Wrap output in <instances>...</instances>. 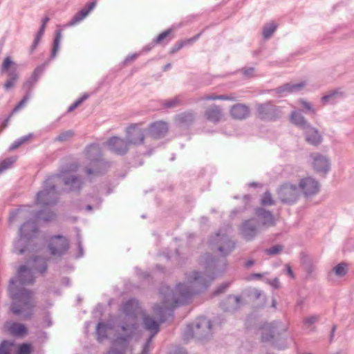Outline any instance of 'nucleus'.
<instances>
[{"label":"nucleus","instance_id":"obj_63","mask_svg":"<svg viewBox=\"0 0 354 354\" xmlns=\"http://www.w3.org/2000/svg\"><path fill=\"white\" fill-rule=\"evenodd\" d=\"M30 86H31V83L29 82L28 81L24 82L23 84L24 88H29Z\"/></svg>","mask_w":354,"mask_h":354},{"label":"nucleus","instance_id":"obj_29","mask_svg":"<svg viewBox=\"0 0 354 354\" xmlns=\"http://www.w3.org/2000/svg\"><path fill=\"white\" fill-rule=\"evenodd\" d=\"M277 26L274 23L267 24L264 26L263 30V35L264 38L270 37L275 31Z\"/></svg>","mask_w":354,"mask_h":354},{"label":"nucleus","instance_id":"obj_56","mask_svg":"<svg viewBox=\"0 0 354 354\" xmlns=\"http://www.w3.org/2000/svg\"><path fill=\"white\" fill-rule=\"evenodd\" d=\"M106 354H124L123 351H117L116 349H111Z\"/></svg>","mask_w":354,"mask_h":354},{"label":"nucleus","instance_id":"obj_64","mask_svg":"<svg viewBox=\"0 0 354 354\" xmlns=\"http://www.w3.org/2000/svg\"><path fill=\"white\" fill-rule=\"evenodd\" d=\"M86 173H87V174H88V175H89V174H92V172H91V169H87V170H86Z\"/></svg>","mask_w":354,"mask_h":354},{"label":"nucleus","instance_id":"obj_48","mask_svg":"<svg viewBox=\"0 0 354 354\" xmlns=\"http://www.w3.org/2000/svg\"><path fill=\"white\" fill-rule=\"evenodd\" d=\"M122 330L127 333V337H129L133 333V330L135 329V324H133L131 326H123Z\"/></svg>","mask_w":354,"mask_h":354},{"label":"nucleus","instance_id":"obj_17","mask_svg":"<svg viewBox=\"0 0 354 354\" xmlns=\"http://www.w3.org/2000/svg\"><path fill=\"white\" fill-rule=\"evenodd\" d=\"M95 2H91L88 5V8L82 9L78 13H77L69 22L70 26L75 25L76 24L84 19L95 6Z\"/></svg>","mask_w":354,"mask_h":354},{"label":"nucleus","instance_id":"obj_51","mask_svg":"<svg viewBox=\"0 0 354 354\" xmlns=\"http://www.w3.org/2000/svg\"><path fill=\"white\" fill-rule=\"evenodd\" d=\"M88 153L90 155L94 154L99 152L98 146L96 145H92L88 148Z\"/></svg>","mask_w":354,"mask_h":354},{"label":"nucleus","instance_id":"obj_6","mask_svg":"<svg viewBox=\"0 0 354 354\" xmlns=\"http://www.w3.org/2000/svg\"><path fill=\"white\" fill-rule=\"evenodd\" d=\"M312 165L317 172L326 173L329 170L330 164L328 158L322 154H311Z\"/></svg>","mask_w":354,"mask_h":354},{"label":"nucleus","instance_id":"obj_26","mask_svg":"<svg viewBox=\"0 0 354 354\" xmlns=\"http://www.w3.org/2000/svg\"><path fill=\"white\" fill-rule=\"evenodd\" d=\"M305 86V83H299L296 84H287L281 88L282 92L292 93L300 91Z\"/></svg>","mask_w":354,"mask_h":354},{"label":"nucleus","instance_id":"obj_28","mask_svg":"<svg viewBox=\"0 0 354 354\" xmlns=\"http://www.w3.org/2000/svg\"><path fill=\"white\" fill-rule=\"evenodd\" d=\"M29 210L26 207H23L15 211L10 216V220L12 221L15 218H24L28 216Z\"/></svg>","mask_w":354,"mask_h":354},{"label":"nucleus","instance_id":"obj_47","mask_svg":"<svg viewBox=\"0 0 354 354\" xmlns=\"http://www.w3.org/2000/svg\"><path fill=\"white\" fill-rule=\"evenodd\" d=\"M64 183H65V185H79V179L77 178H75L73 176H70L69 177H67L65 178Z\"/></svg>","mask_w":354,"mask_h":354},{"label":"nucleus","instance_id":"obj_16","mask_svg":"<svg viewBox=\"0 0 354 354\" xmlns=\"http://www.w3.org/2000/svg\"><path fill=\"white\" fill-rule=\"evenodd\" d=\"M19 79V73L16 69V67H14L10 72L8 73V78L5 81L3 84V88L5 91H9L15 87L18 80Z\"/></svg>","mask_w":354,"mask_h":354},{"label":"nucleus","instance_id":"obj_58","mask_svg":"<svg viewBox=\"0 0 354 354\" xmlns=\"http://www.w3.org/2000/svg\"><path fill=\"white\" fill-rule=\"evenodd\" d=\"M183 285H178V290L180 292V294L183 295V296H187L189 292H183Z\"/></svg>","mask_w":354,"mask_h":354},{"label":"nucleus","instance_id":"obj_38","mask_svg":"<svg viewBox=\"0 0 354 354\" xmlns=\"http://www.w3.org/2000/svg\"><path fill=\"white\" fill-rule=\"evenodd\" d=\"M44 33V32H41L40 30L38 31V32L37 33V35L35 37L32 44L30 46V53H32L35 50V48H37V45L39 44Z\"/></svg>","mask_w":354,"mask_h":354},{"label":"nucleus","instance_id":"obj_62","mask_svg":"<svg viewBox=\"0 0 354 354\" xmlns=\"http://www.w3.org/2000/svg\"><path fill=\"white\" fill-rule=\"evenodd\" d=\"M127 341V338H119L117 339L116 342H115V344H121L122 342H126Z\"/></svg>","mask_w":354,"mask_h":354},{"label":"nucleus","instance_id":"obj_36","mask_svg":"<svg viewBox=\"0 0 354 354\" xmlns=\"http://www.w3.org/2000/svg\"><path fill=\"white\" fill-rule=\"evenodd\" d=\"M171 34V30H165L158 35V37L153 40L154 44H161L169 35Z\"/></svg>","mask_w":354,"mask_h":354},{"label":"nucleus","instance_id":"obj_24","mask_svg":"<svg viewBox=\"0 0 354 354\" xmlns=\"http://www.w3.org/2000/svg\"><path fill=\"white\" fill-rule=\"evenodd\" d=\"M290 120L295 124L303 127L304 129L308 125L303 115L297 111L292 112Z\"/></svg>","mask_w":354,"mask_h":354},{"label":"nucleus","instance_id":"obj_20","mask_svg":"<svg viewBox=\"0 0 354 354\" xmlns=\"http://www.w3.org/2000/svg\"><path fill=\"white\" fill-rule=\"evenodd\" d=\"M221 243L218 246V250L223 254H227L234 248V245L226 236H223L219 238L218 243Z\"/></svg>","mask_w":354,"mask_h":354},{"label":"nucleus","instance_id":"obj_23","mask_svg":"<svg viewBox=\"0 0 354 354\" xmlns=\"http://www.w3.org/2000/svg\"><path fill=\"white\" fill-rule=\"evenodd\" d=\"M272 111V108L268 104H261L258 106V113L259 116L262 119H272L270 113Z\"/></svg>","mask_w":354,"mask_h":354},{"label":"nucleus","instance_id":"obj_59","mask_svg":"<svg viewBox=\"0 0 354 354\" xmlns=\"http://www.w3.org/2000/svg\"><path fill=\"white\" fill-rule=\"evenodd\" d=\"M150 341H151V339H149L148 341V342L147 343V344L145 345V348H144V349H143V351L142 352V354H148V351H149L148 347H149V344L150 343Z\"/></svg>","mask_w":354,"mask_h":354},{"label":"nucleus","instance_id":"obj_9","mask_svg":"<svg viewBox=\"0 0 354 354\" xmlns=\"http://www.w3.org/2000/svg\"><path fill=\"white\" fill-rule=\"evenodd\" d=\"M168 125L165 122L158 121L150 125L149 132L151 136L154 139L163 137L168 131Z\"/></svg>","mask_w":354,"mask_h":354},{"label":"nucleus","instance_id":"obj_44","mask_svg":"<svg viewBox=\"0 0 354 354\" xmlns=\"http://www.w3.org/2000/svg\"><path fill=\"white\" fill-rule=\"evenodd\" d=\"M28 98L29 97L28 95L24 96L23 99L19 102V104H17L15 107L13 109L12 114H14L15 113L17 112L19 109H21L22 107H24L27 103Z\"/></svg>","mask_w":354,"mask_h":354},{"label":"nucleus","instance_id":"obj_34","mask_svg":"<svg viewBox=\"0 0 354 354\" xmlns=\"http://www.w3.org/2000/svg\"><path fill=\"white\" fill-rule=\"evenodd\" d=\"M272 333V327L270 326H265L262 328V339L263 341L268 340L273 336L271 334Z\"/></svg>","mask_w":354,"mask_h":354},{"label":"nucleus","instance_id":"obj_37","mask_svg":"<svg viewBox=\"0 0 354 354\" xmlns=\"http://www.w3.org/2000/svg\"><path fill=\"white\" fill-rule=\"evenodd\" d=\"M196 39V38H191V39H186L185 41H178L176 44V46L173 48L172 52L174 53V52H176V51L178 50L179 49L183 48V46H184L185 45H186L187 44H191V43L194 42Z\"/></svg>","mask_w":354,"mask_h":354},{"label":"nucleus","instance_id":"obj_7","mask_svg":"<svg viewBox=\"0 0 354 354\" xmlns=\"http://www.w3.org/2000/svg\"><path fill=\"white\" fill-rule=\"evenodd\" d=\"M128 141L118 137L111 138L107 142L109 149L118 154H124L128 150Z\"/></svg>","mask_w":354,"mask_h":354},{"label":"nucleus","instance_id":"obj_45","mask_svg":"<svg viewBox=\"0 0 354 354\" xmlns=\"http://www.w3.org/2000/svg\"><path fill=\"white\" fill-rule=\"evenodd\" d=\"M73 136V133L71 131H68L64 133H60L57 138L56 140L58 141H64L68 138H71Z\"/></svg>","mask_w":354,"mask_h":354},{"label":"nucleus","instance_id":"obj_50","mask_svg":"<svg viewBox=\"0 0 354 354\" xmlns=\"http://www.w3.org/2000/svg\"><path fill=\"white\" fill-rule=\"evenodd\" d=\"M336 95H337L336 92H330L328 95L323 96L322 97V101L324 104H326V102H329L330 100L333 99Z\"/></svg>","mask_w":354,"mask_h":354},{"label":"nucleus","instance_id":"obj_49","mask_svg":"<svg viewBox=\"0 0 354 354\" xmlns=\"http://www.w3.org/2000/svg\"><path fill=\"white\" fill-rule=\"evenodd\" d=\"M42 214H43V212H39V213L37 214V215H36L37 218H38V219L41 218L45 221H50L54 217V214H53L52 212H48V216H41Z\"/></svg>","mask_w":354,"mask_h":354},{"label":"nucleus","instance_id":"obj_22","mask_svg":"<svg viewBox=\"0 0 354 354\" xmlns=\"http://www.w3.org/2000/svg\"><path fill=\"white\" fill-rule=\"evenodd\" d=\"M167 292H166V295H165L166 300L165 301V302L163 304V307H160V308L156 307L154 308L155 312H158V311L162 312V308H171L175 307L177 305L178 302L176 301H175L174 302H171V300L173 299V297H174L173 293L171 292H170L168 288H167Z\"/></svg>","mask_w":354,"mask_h":354},{"label":"nucleus","instance_id":"obj_11","mask_svg":"<svg viewBox=\"0 0 354 354\" xmlns=\"http://www.w3.org/2000/svg\"><path fill=\"white\" fill-rule=\"evenodd\" d=\"M213 278L209 275H201L198 272H193L188 277V283L200 287H206L207 283L211 281Z\"/></svg>","mask_w":354,"mask_h":354},{"label":"nucleus","instance_id":"obj_46","mask_svg":"<svg viewBox=\"0 0 354 354\" xmlns=\"http://www.w3.org/2000/svg\"><path fill=\"white\" fill-rule=\"evenodd\" d=\"M28 140L26 137L21 138L18 140L15 141L10 147V150H15L19 147L23 143Z\"/></svg>","mask_w":354,"mask_h":354},{"label":"nucleus","instance_id":"obj_5","mask_svg":"<svg viewBox=\"0 0 354 354\" xmlns=\"http://www.w3.org/2000/svg\"><path fill=\"white\" fill-rule=\"evenodd\" d=\"M128 143L140 145L145 139V131L137 124H132L127 130Z\"/></svg>","mask_w":354,"mask_h":354},{"label":"nucleus","instance_id":"obj_40","mask_svg":"<svg viewBox=\"0 0 354 354\" xmlns=\"http://www.w3.org/2000/svg\"><path fill=\"white\" fill-rule=\"evenodd\" d=\"M31 346L28 344H23L19 346L17 354H30Z\"/></svg>","mask_w":354,"mask_h":354},{"label":"nucleus","instance_id":"obj_21","mask_svg":"<svg viewBox=\"0 0 354 354\" xmlns=\"http://www.w3.org/2000/svg\"><path fill=\"white\" fill-rule=\"evenodd\" d=\"M235 97L232 95H216L214 93L205 94L198 98L199 101L205 100H227L235 101Z\"/></svg>","mask_w":354,"mask_h":354},{"label":"nucleus","instance_id":"obj_32","mask_svg":"<svg viewBox=\"0 0 354 354\" xmlns=\"http://www.w3.org/2000/svg\"><path fill=\"white\" fill-rule=\"evenodd\" d=\"M334 271L337 276H344L347 272V266L345 263H339L334 268Z\"/></svg>","mask_w":354,"mask_h":354},{"label":"nucleus","instance_id":"obj_30","mask_svg":"<svg viewBox=\"0 0 354 354\" xmlns=\"http://www.w3.org/2000/svg\"><path fill=\"white\" fill-rule=\"evenodd\" d=\"M299 103L301 106L302 110L305 112H310L313 114L316 113L315 109L313 108V105L308 101L301 99L299 100Z\"/></svg>","mask_w":354,"mask_h":354},{"label":"nucleus","instance_id":"obj_27","mask_svg":"<svg viewBox=\"0 0 354 354\" xmlns=\"http://www.w3.org/2000/svg\"><path fill=\"white\" fill-rule=\"evenodd\" d=\"M15 65V63L12 62L10 57H7L4 59L1 66V73L10 72L14 68H12Z\"/></svg>","mask_w":354,"mask_h":354},{"label":"nucleus","instance_id":"obj_33","mask_svg":"<svg viewBox=\"0 0 354 354\" xmlns=\"http://www.w3.org/2000/svg\"><path fill=\"white\" fill-rule=\"evenodd\" d=\"M16 161L15 158H9L3 160L0 163V173L6 169H8Z\"/></svg>","mask_w":354,"mask_h":354},{"label":"nucleus","instance_id":"obj_4","mask_svg":"<svg viewBox=\"0 0 354 354\" xmlns=\"http://www.w3.org/2000/svg\"><path fill=\"white\" fill-rule=\"evenodd\" d=\"M279 196L285 203L295 202L299 196V187L291 184H285L279 189Z\"/></svg>","mask_w":354,"mask_h":354},{"label":"nucleus","instance_id":"obj_14","mask_svg":"<svg viewBox=\"0 0 354 354\" xmlns=\"http://www.w3.org/2000/svg\"><path fill=\"white\" fill-rule=\"evenodd\" d=\"M304 130L306 140L308 143L317 145L322 142V137L317 129L310 125H307Z\"/></svg>","mask_w":354,"mask_h":354},{"label":"nucleus","instance_id":"obj_3","mask_svg":"<svg viewBox=\"0 0 354 354\" xmlns=\"http://www.w3.org/2000/svg\"><path fill=\"white\" fill-rule=\"evenodd\" d=\"M299 189L306 196H310L318 193L319 190V184L311 177H305L300 180L299 183Z\"/></svg>","mask_w":354,"mask_h":354},{"label":"nucleus","instance_id":"obj_52","mask_svg":"<svg viewBox=\"0 0 354 354\" xmlns=\"http://www.w3.org/2000/svg\"><path fill=\"white\" fill-rule=\"evenodd\" d=\"M107 326L104 323H99L97 326V333L100 335L104 331H106Z\"/></svg>","mask_w":354,"mask_h":354},{"label":"nucleus","instance_id":"obj_41","mask_svg":"<svg viewBox=\"0 0 354 354\" xmlns=\"http://www.w3.org/2000/svg\"><path fill=\"white\" fill-rule=\"evenodd\" d=\"M261 204L263 205H270L273 204V200L270 193L266 192L261 198Z\"/></svg>","mask_w":354,"mask_h":354},{"label":"nucleus","instance_id":"obj_39","mask_svg":"<svg viewBox=\"0 0 354 354\" xmlns=\"http://www.w3.org/2000/svg\"><path fill=\"white\" fill-rule=\"evenodd\" d=\"M12 344L7 341H4L0 345V354H9L10 347Z\"/></svg>","mask_w":354,"mask_h":354},{"label":"nucleus","instance_id":"obj_13","mask_svg":"<svg viewBox=\"0 0 354 354\" xmlns=\"http://www.w3.org/2000/svg\"><path fill=\"white\" fill-rule=\"evenodd\" d=\"M205 116L209 121L218 122L222 120L223 114L220 106L212 105L205 111Z\"/></svg>","mask_w":354,"mask_h":354},{"label":"nucleus","instance_id":"obj_57","mask_svg":"<svg viewBox=\"0 0 354 354\" xmlns=\"http://www.w3.org/2000/svg\"><path fill=\"white\" fill-rule=\"evenodd\" d=\"M286 269H287V272L288 274L292 277V278H294L295 276H294V274H293V272L290 268V266L288 265H286Z\"/></svg>","mask_w":354,"mask_h":354},{"label":"nucleus","instance_id":"obj_43","mask_svg":"<svg viewBox=\"0 0 354 354\" xmlns=\"http://www.w3.org/2000/svg\"><path fill=\"white\" fill-rule=\"evenodd\" d=\"M283 250V248L281 245H274L270 249H268L266 250V254H270V255H274L279 254L280 252H281Z\"/></svg>","mask_w":354,"mask_h":354},{"label":"nucleus","instance_id":"obj_12","mask_svg":"<svg viewBox=\"0 0 354 354\" xmlns=\"http://www.w3.org/2000/svg\"><path fill=\"white\" fill-rule=\"evenodd\" d=\"M231 116L236 120H243L249 115V109L242 104H236L230 109Z\"/></svg>","mask_w":354,"mask_h":354},{"label":"nucleus","instance_id":"obj_31","mask_svg":"<svg viewBox=\"0 0 354 354\" xmlns=\"http://www.w3.org/2000/svg\"><path fill=\"white\" fill-rule=\"evenodd\" d=\"M194 119V115L192 113H184L178 115V120L180 123L192 122Z\"/></svg>","mask_w":354,"mask_h":354},{"label":"nucleus","instance_id":"obj_18","mask_svg":"<svg viewBox=\"0 0 354 354\" xmlns=\"http://www.w3.org/2000/svg\"><path fill=\"white\" fill-rule=\"evenodd\" d=\"M257 215L262 225L266 227L274 225V220L270 212L263 209H259L257 211Z\"/></svg>","mask_w":354,"mask_h":354},{"label":"nucleus","instance_id":"obj_54","mask_svg":"<svg viewBox=\"0 0 354 354\" xmlns=\"http://www.w3.org/2000/svg\"><path fill=\"white\" fill-rule=\"evenodd\" d=\"M49 21V18L48 17H45L44 19H43V21H42V24L41 26V28L39 29L40 31L41 32H44V30H45V28H46V24L48 23V21Z\"/></svg>","mask_w":354,"mask_h":354},{"label":"nucleus","instance_id":"obj_61","mask_svg":"<svg viewBox=\"0 0 354 354\" xmlns=\"http://www.w3.org/2000/svg\"><path fill=\"white\" fill-rule=\"evenodd\" d=\"M317 321V319L315 317H310L306 319V322L309 323L310 324L315 323Z\"/></svg>","mask_w":354,"mask_h":354},{"label":"nucleus","instance_id":"obj_55","mask_svg":"<svg viewBox=\"0 0 354 354\" xmlns=\"http://www.w3.org/2000/svg\"><path fill=\"white\" fill-rule=\"evenodd\" d=\"M82 102V100H79L77 101H76L74 104H73L68 109V111H73V109H75V108H77Z\"/></svg>","mask_w":354,"mask_h":354},{"label":"nucleus","instance_id":"obj_15","mask_svg":"<svg viewBox=\"0 0 354 354\" xmlns=\"http://www.w3.org/2000/svg\"><path fill=\"white\" fill-rule=\"evenodd\" d=\"M138 309V303L135 299L127 301L122 307V311L129 317V319L134 321L135 314Z\"/></svg>","mask_w":354,"mask_h":354},{"label":"nucleus","instance_id":"obj_8","mask_svg":"<svg viewBox=\"0 0 354 354\" xmlns=\"http://www.w3.org/2000/svg\"><path fill=\"white\" fill-rule=\"evenodd\" d=\"M56 198L55 188L50 189H45L38 193L37 196V204L49 205L54 203Z\"/></svg>","mask_w":354,"mask_h":354},{"label":"nucleus","instance_id":"obj_10","mask_svg":"<svg viewBox=\"0 0 354 354\" xmlns=\"http://www.w3.org/2000/svg\"><path fill=\"white\" fill-rule=\"evenodd\" d=\"M257 221L254 219H250L245 221L241 227V232L243 236L247 240L252 239L257 232Z\"/></svg>","mask_w":354,"mask_h":354},{"label":"nucleus","instance_id":"obj_2","mask_svg":"<svg viewBox=\"0 0 354 354\" xmlns=\"http://www.w3.org/2000/svg\"><path fill=\"white\" fill-rule=\"evenodd\" d=\"M48 248L52 255H62L68 249V241L63 236H53L48 241Z\"/></svg>","mask_w":354,"mask_h":354},{"label":"nucleus","instance_id":"obj_42","mask_svg":"<svg viewBox=\"0 0 354 354\" xmlns=\"http://www.w3.org/2000/svg\"><path fill=\"white\" fill-rule=\"evenodd\" d=\"M60 39H61V32H57L56 34L55 41H54V45H53V50H52L53 56L55 55V54L59 48Z\"/></svg>","mask_w":354,"mask_h":354},{"label":"nucleus","instance_id":"obj_1","mask_svg":"<svg viewBox=\"0 0 354 354\" xmlns=\"http://www.w3.org/2000/svg\"><path fill=\"white\" fill-rule=\"evenodd\" d=\"M32 282L33 278L30 270L23 266L18 270L17 279L11 280L9 286L12 299L11 310L15 315H20L25 319L30 318L32 315L35 303L30 292L26 289L17 291L15 284L25 285Z\"/></svg>","mask_w":354,"mask_h":354},{"label":"nucleus","instance_id":"obj_25","mask_svg":"<svg viewBox=\"0 0 354 354\" xmlns=\"http://www.w3.org/2000/svg\"><path fill=\"white\" fill-rule=\"evenodd\" d=\"M144 324L146 329L153 331L154 333L159 330L158 324L148 316L144 317Z\"/></svg>","mask_w":354,"mask_h":354},{"label":"nucleus","instance_id":"obj_35","mask_svg":"<svg viewBox=\"0 0 354 354\" xmlns=\"http://www.w3.org/2000/svg\"><path fill=\"white\" fill-rule=\"evenodd\" d=\"M30 227L31 231L35 232V227L33 222H27L25 223L20 229V232L21 234H24L25 236L28 235V227Z\"/></svg>","mask_w":354,"mask_h":354},{"label":"nucleus","instance_id":"obj_19","mask_svg":"<svg viewBox=\"0 0 354 354\" xmlns=\"http://www.w3.org/2000/svg\"><path fill=\"white\" fill-rule=\"evenodd\" d=\"M8 332L15 336H22L27 333L26 326L22 324L10 323L7 325Z\"/></svg>","mask_w":354,"mask_h":354},{"label":"nucleus","instance_id":"obj_53","mask_svg":"<svg viewBox=\"0 0 354 354\" xmlns=\"http://www.w3.org/2000/svg\"><path fill=\"white\" fill-rule=\"evenodd\" d=\"M178 104H180V100L178 99H177V98H175V99H173V100L169 101L166 104V105L168 107H173V106H176Z\"/></svg>","mask_w":354,"mask_h":354},{"label":"nucleus","instance_id":"obj_60","mask_svg":"<svg viewBox=\"0 0 354 354\" xmlns=\"http://www.w3.org/2000/svg\"><path fill=\"white\" fill-rule=\"evenodd\" d=\"M13 114H12V113L10 114V115L8 116V118L4 121L3 124V127L2 129H4L7 127L8 124V122H9V120L10 118L12 117Z\"/></svg>","mask_w":354,"mask_h":354}]
</instances>
